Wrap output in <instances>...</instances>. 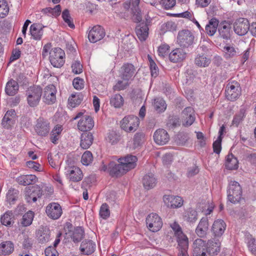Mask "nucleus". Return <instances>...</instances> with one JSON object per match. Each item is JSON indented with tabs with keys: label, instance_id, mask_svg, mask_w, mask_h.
I'll use <instances>...</instances> for the list:
<instances>
[{
	"label": "nucleus",
	"instance_id": "1",
	"mask_svg": "<svg viewBox=\"0 0 256 256\" xmlns=\"http://www.w3.org/2000/svg\"><path fill=\"white\" fill-rule=\"evenodd\" d=\"M242 195V187L236 181H231L230 182L228 190V198L232 203L239 202Z\"/></svg>",
	"mask_w": 256,
	"mask_h": 256
},
{
	"label": "nucleus",
	"instance_id": "2",
	"mask_svg": "<svg viewBox=\"0 0 256 256\" xmlns=\"http://www.w3.org/2000/svg\"><path fill=\"white\" fill-rule=\"evenodd\" d=\"M50 61L55 68H60L65 62V52L60 48H55L50 52Z\"/></svg>",
	"mask_w": 256,
	"mask_h": 256
},
{
	"label": "nucleus",
	"instance_id": "3",
	"mask_svg": "<svg viewBox=\"0 0 256 256\" xmlns=\"http://www.w3.org/2000/svg\"><path fill=\"white\" fill-rule=\"evenodd\" d=\"M42 94V89L38 86H30L26 91L27 101L31 107L36 106L40 100Z\"/></svg>",
	"mask_w": 256,
	"mask_h": 256
},
{
	"label": "nucleus",
	"instance_id": "4",
	"mask_svg": "<svg viewBox=\"0 0 256 256\" xmlns=\"http://www.w3.org/2000/svg\"><path fill=\"white\" fill-rule=\"evenodd\" d=\"M139 124V118L133 115L125 116L120 122L121 128L128 132L136 131Z\"/></svg>",
	"mask_w": 256,
	"mask_h": 256
},
{
	"label": "nucleus",
	"instance_id": "5",
	"mask_svg": "<svg viewBox=\"0 0 256 256\" xmlns=\"http://www.w3.org/2000/svg\"><path fill=\"white\" fill-rule=\"evenodd\" d=\"M140 0H130V2H126L123 4L124 9L130 8L132 14V19L135 22H140L142 20V14L139 8Z\"/></svg>",
	"mask_w": 256,
	"mask_h": 256
},
{
	"label": "nucleus",
	"instance_id": "6",
	"mask_svg": "<svg viewBox=\"0 0 256 256\" xmlns=\"http://www.w3.org/2000/svg\"><path fill=\"white\" fill-rule=\"evenodd\" d=\"M194 38V36L190 31L184 30L178 32L177 40L181 47L188 48L193 44Z\"/></svg>",
	"mask_w": 256,
	"mask_h": 256
},
{
	"label": "nucleus",
	"instance_id": "7",
	"mask_svg": "<svg viewBox=\"0 0 256 256\" xmlns=\"http://www.w3.org/2000/svg\"><path fill=\"white\" fill-rule=\"evenodd\" d=\"M225 92L226 96L228 100L230 101L235 100L241 94L240 84L236 81L228 84L226 86Z\"/></svg>",
	"mask_w": 256,
	"mask_h": 256
},
{
	"label": "nucleus",
	"instance_id": "8",
	"mask_svg": "<svg viewBox=\"0 0 256 256\" xmlns=\"http://www.w3.org/2000/svg\"><path fill=\"white\" fill-rule=\"evenodd\" d=\"M146 224L148 228L152 232L158 231L162 226L161 218L155 213H152L148 215L146 218Z\"/></svg>",
	"mask_w": 256,
	"mask_h": 256
},
{
	"label": "nucleus",
	"instance_id": "9",
	"mask_svg": "<svg viewBox=\"0 0 256 256\" xmlns=\"http://www.w3.org/2000/svg\"><path fill=\"white\" fill-rule=\"evenodd\" d=\"M50 124L43 118H39L34 126L36 132L40 136H46L50 131Z\"/></svg>",
	"mask_w": 256,
	"mask_h": 256
},
{
	"label": "nucleus",
	"instance_id": "10",
	"mask_svg": "<svg viewBox=\"0 0 256 256\" xmlns=\"http://www.w3.org/2000/svg\"><path fill=\"white\" fill-rule=\"evenodd\" d=\"M57 90L54 84H49L45 87L44 90L42 98L44 102L48 104H51L56 101Z\"/></svg>",
	"mask_w": 256,
	"mask_h": 256
},
{
	"label": "nucleus",
	"instance_id": "11",
	"mask_svg": "<svg viewBox=\"0 0 256 256\" xmlns=\"http://www.w3.org/2000/svg\"><path fill=\"white\" fill-rule=\"evenodd\" d=\"M250 28V24L247 19L240 18L236 20L234 24V30L239 36L246 34Z\"/></svg>",
	"mask_w": 256,
	"mask_h": 256
},
{
	"label": "nucleus",
	"instance_id": "12",
	"mask_svg": "<svg viewBox=\"0 0 256 256\" xmlns=\"http://www.w3.org/2000/svg\"><path fill=\"white\" fill-rule=\"evenodd\" d=\"M106 35L104 28L99 26H95L90 30L88 38L91 42H96L102 40Z\"/></svg>",
	"mask_w": 256,
	"mask_h": 256
},
{
	"label": "nucleus",
	"instance_id": "13",
	"mask_svg": "<svg viewBox=\"0 0 256 256\" xmlns=\"http://www.w3.org/2000/svg\"><path fill=\"white\" fill-rule=\"evenodd\" d=\"M221 250V244L218 240L214 238L208 240L206 242V256H216Z\"/></svg>",
	"mask_w": 256,
	"mask_h": 256
},
{
	"label": "nucleus",
	"instance_id": "14",
	"mask_svg": "<svg viewBox=\"0 0 256 256\" xmlns=\"http://www.w3.org/2000/svg\"><path fill=\"white\" fill-rule=\"evenodd\" d=\"M46 212L48 216L53 220L58 219L62 213L61 206L56 202L49 204L46 208Z\"/></svg>",
	"mask_w": 256,
	"mask_h": 256
},
{
	"label": "nucleus",
	"instance_id": "15",
	"mask_svg": "<svg viewBox=\"0 0 256 256\" xmlns=\"http://www.w3.org/2000/svg\"><path fill=\"white\" fill-rule=\"evenodd\" d=\"M193 256H206V242L197 238L193 242Z\"/></svg>",
	"mask_w": 256,
	"mask_h": 256
},
{
	"label": "nucleus",
	"instance_id": "16",
	"mask_svg": "<svg viewBox=\"0 0 256 256\" xmlns=\"http://www.w3.org/2000/svg\"><path fill=\"white\" fill-rule=\"evenodd\" d=\"M163 200L165 204L172 208H180L183 204L182 198L178 196L165 195L163 197Z\"/></svg>",
	"mask_w": 256,
	"mask_h": 256
},
{
	"label": "nucleus",
	"instance_id": "17",
	"mask_svg": "<svg viewBox=\"0 0 256 256\" xmlns=\"http://www.w3.org/2000/svg\"><path fill=\"white\" fill-rule=\"evenodd\" d=\"M137 161V157L132 154H128L126 156L120 158L118 160V162L122 164L125 171L126 172L134 168L136 166Z\"/></svg>",
	"mask_w": 256,
	"mask_h": 256
},
{
	"label": "nucleus",
	"instance_id": "18",
	"mask_svg": "<svg viewBox=\"0 0 256 256\" xmlns=\"http://www.w3.org/2000/svg\"><path fill=\"white\" fill-rule=\"evenodd\" d=\"M178 244V256H189L188 253V240L184 234L176 237Z\"/></svg>",
	"mask_w": 256,
	"mask_h": 256
},
{
	"label": "nucleus",
	"instance_id": "19",
	"mask_svg": "<svg viewBox=\"0 0 256 256\" xmlns=\"http://www.w3.org/2000/svg\"><path fill=\"white\" fill-rule=\"evenodd\" d=\"M42 195V190L40 186L32 187V190H28L26 192L25 199L27 202H35L38 198H41Z\"/></svg>",
	"mask_w": 256,
	"mask_h": 256
},
{
	"label": "nucleus",
	"instance_id": "20",
	"mask_svg": "<svg viewBox=\"0 0 256 256\" xmlns=\"http://www.w3.org/2000/svg\"><path fill=\"white\" fill-rule=\"evenodd\" d=\"M135 70V68L132 64H124L120 70V76L123 80H129L134 77Z\"/></svg>",
	"mask_w": 256,
	"mask_h": 256
},
{
	"label": "nucleus",
	"instance_id": "21",
	"mask_svg": "<svg viewBox=\"0 0 256 256\" xmlns=\"http://www.w3.org/2000/svg\"><path fill=\"white\" fill-rule=\"evenodd\" d=\"M183 125L186 126H191L195 120L194 111L190 106L185 108L182 114Z\"/></svg>",
	"mask_w": 256,
	"mask_h": 256
},
{
	"label": "nucleus",
	"instance_id": "22",
	"mask_svg": "<svg viewBox=\"0 0 256 256\" xmlns=\"http://www.w3.org/2000/svg\"><path fill=\"white\" fill-rule=\"evenodd\" d=\"M94 126V122L92 118L88 115L84 116L78 124V130L84 132L90 130Z\"/></svg>",
	"mask_w": 256,
	"mask_h": 256
},
{
	"label": "nucleus",
	"instance_id": "23",
	"mask_svg": "<svg viewBox=\"0 0 256 256\" xmlns=\"http://www.w3.org/2000/svg\"><path fill=\"white\" fill-rule=\"evenodd\" d=\"M219 36L225 40L230 39L232 32L231 25L226 22L221 23L218 27Z\"/></svg>",
	"mask_w": 256,
	"mask_h": 256
},
{
	"label": "nucleus",
	"instance_id": "24",
	"mask_svg": "<svg viewBox=\"0 0 256 256\" xmlns=\"http://www.w3.org/2000/svg\"><path fill=\"white\" fill-rule=\"evenodd\" d=\"M208 230V221L206 217L201 218L196 229V233L200 238H204L207 235Z\"/></svg>",
	"mask_w": 256,
	"mask_h": 256
},
{
	"label": "nucleus",
	"instance_id": "25",
	"mask_svg": "<svg viewBox=\"0 0 256 256\" xmlns=\"http://www.w3.org/2000/svg\"><path fill=\"white\" fill-rule=\"evenodd\" d=\"M126 172L120 162L116 164L114 162H110L108 164V173L112 176H118Z\"/></svg>",
	"mask_w": 256,
	"mask_h": 256
},
{
	"label": "nucleus",
	"instance_id": "26",
	"mask_svg": "<svg viewBox=\"0 0 256 256\" xmlns=\"http://www.w3.org/2000/svg\"><path fill=\"white\" fill-rule=\"evenodd\" d=\"M186 56V52L182 48H177L169 54V59L171 62L176 63L184 60Z\"/></svg>",
	"mask_w": 256,
	"mask_h": 256
},
{
	"label": "nucleus",
	"instance_id": "27",
	"mask_svg": "<svg viewBox=\"0 0 256 256\" xmlns=\"http://www.w3.org/2000/svg\"><path fill=\"white\" fill-rule=\"evenodd\" d=\"M154 142L159 145H164L168 142L169 136L168 132L164 129L156 130L154 135Z\"/></svg>",
	"mask_w": 256,
	"mask_h": 256
},
{
	"label": "nucleus",
	"instance_id": "28",
	"mask_svg": "<svg viewBox=\"0 0 256 256\" xmlns=\"http://www.w3.org/2000/svg\"><path fill=\"white\" fill-rule=\"evenodd\" d=\"M226 224L222 220H215L212 228V234L215 237L221 236L226 230Z\"/></svg>",
	"mask_w": 256,
	"mask_h": 256
},
{
	"label": "nucleus",
	"instance_id": "29",
	"mask_svg": "<svg viewBox=\"0 0 256 256\" xmlns=\"http://www.w3.org/2000/svg\"><path fill=\"white\" fill-rule=\"evenodd\" d=\"M67 175L70 180L74 182L80 181L83 178V174L81 170L76 166L70 168L67 171Z\"/></svg>",
	"mask_w": 256,
	"mask_h": 256
},
{
	"label": "nucleus",
	"instance_id": "30",
	"mask_svg": "<svg viewBox=\"0 0 256 256\" xmlns=\"http://www.w3.org/2000/svg\"><path fill=\"white\" fill-rule=\"evenodd\" d=\"M16 182L24 186L35 184L38 181V178L34 174L22 175L16 178Z\"/></svg>",
	"mask_w": 256,
	"mask_h": 256
},
{
	"label": "nucleus",
	"instance_id": "31",
	"mask_svg": "<svg viewBox=\"0 0 256 256\" xmlns=\"http://www.w3.org/2000/svg\"><path fill=\"white\" fill-rule=\"evenodd\" d=\"M148 27L146 23L142 22L136 28V34L140 41H144L148 35Z\"/></svg>",
	"mask_w": 256,
	"mask_h": 256
},
{
	"label": "nucleus",
	"instance_id": "32",
	"mask_svg": "<svg viewBox=\"0 0 256 256\" xmlns=\"http://www.w3.org/2000/svg\"><path fill=\"white\" fill-rule=\"evenodd\" d=\"M157 183V180L154 174L148 173L144 176L142 178V184L144 188L148 190L154 188Z\"/></svg>",
	"mask_w": 256,
	"mask_h": 256
},
{
	"label": "nucleus",
	"instance_id": "33",
	"mask_svg": "<svg viewBox=\"0 0 256 256\" xmlns=\"http://www.w3.org/2000/svg\"><path fill=\"white\" fill-rule=\"evenodd\" d=\"M80 248L82 254L89 255L94 251L95 244L92 240H85L82 242Z\"/></svg>",
	"mask_w": 256,
	"mask_h": 256
},
{
	"label": "nucleus",
	"instance_id": "34",
	"mask_svg": "<svg viewBox=\"0 0 256 256\" xmlns=\"http://www.w3.org/2000/svg\"><path fill=\"white\" fill-rule=\"evenodd\" d=\"M18 83L13 79H10L6 84L5 92L8 96H14L18 92Z\"/></svg>",
	"mask_w": 256,
	"mask_h": 256
},
{
	"label": "nucleus",
	"instance_id": "35",
	"mask_svg": "<svg viewBox=\"0 0 256 256\" xmlns=\"http://www.w3.org/2000/svg\"><path fill=\"white\" fill-rule=\"evenodd\" d=\"M14 250V244L9 240L4 241L0 244V255L8 256Z\"/></svg>",
	"mask_w": 256,
	"mask_h": 256
},
{
	"label": "nucleus",
	"instance_id": "36",
	"mask_svg": "<svg viewBox=\"0 0 256 256\" xmlns=\"http://www.w3.org/2000/svg\"><path fill=\"white\" fill-rule=\"evenodd\" d=\"M80 146L83 149L88 148L92 144L93 136L90 132H84L81 135Z\"/></svg>",
	"mask_w": 256,
	"mask_h": 256
},
{
	"label": "nucleus",
	"instance_id": "37",
	"mask_svg": "<svg viewBox=\"0 0 256 256\" xmlns=\"http://www.w3.org/2000/svg\"><path fill=\"white\" fill-rule=\"evenodd\" d=\"M36 236L38 237V241L40 243H46L48 242L50 239V230L46 228H40L37 232Z\"/></svg>",
	"mask_w": 256,
	"mask_h": 256
},
{
	"label": "nucleus",
	"instance_id": "38",
	"mask_svg": "<svg viewBox=\"0 0 256 256\" xmlns=\"http://www.w3.org/2000/svg\"><path fill=\"white\" fill-rule=\"evenodd\" d=\"M30 32L35 40H40L43 34L42 27L39 24H33L30 26Z\"/></svg>",
	"mask_w": 256,
	"mask_h": 256
},
{
	"label": "nucleus",
	"instance_id": "39",
	"mask_svg": "<svg viewBox=\"0 0 256 256\" xmlns=\"http://www.w3.org/2000/svg\"><path fill=\"white\" fill-rule=\"evenodd\" d=\"M218 20L216 18H212L209 20L208 23L206 26V32L210 36H212L216 32L218 27Z\"/></svg>",
	"mask_w": 256,
	"mask_h": 256
},
{
	"label": "nucleus",
	"instance_id": "40",
	"mask_svg": "<svg viewBox=\"0 0 256 256\" xmlns=\"http://www.w3.org/2000/svg\"><path fill=\"white\" fill-rule=\"evenodd\" d=\"M14 216L12 210L6 211L1 216L0 222L2 225L12 226L14 224Z\"/></svg>",
	"mask_w": 256,
	"mask_h": 256
},
{
	"label": "nucleus",
	"instance_id": "41",
	"mask_svg": "<svg viewBox=\"0 0 256 256\" xmlns=\"http://www.w3.org/2000/svg\"><path fill=\"white\" fill-rule=\"evenodd\" d=\"M84 235V229L80 226L75 228L70 233V237L74 243H78L81 241Z\"/></svg>",
	"mask_w": 256,
	"mask_h": 256
},
{
	"label": "nucleus",
	"instance_id": "42",
	"mask_svg": "<svg viewBox=\"0 0 256 256\" xmlns=\"http://www.w3.org/2000/svg\"><path fill=\"white\" fill-rule=\"evenodd\" d=\"M210 62V59L208 58L204 54H198L194 58V64L198 67H206L209 65Z\"/></svg>",
	"mask_w": 256,
	"mask_h": 256
},
{
	"label": "nucleus",
	"instance_id": "43",
	"mask_svg": "<svg viewBox=\"0 0 256 256\" xmlns=\"http://www.w3.org/2000/svg\"><path fill=\"white\" fill-rule=\"evenodd\" d=\"M226 167L228 170H236L238 168V160L232 154H228L226 156Z\"/></svg>",
	"mask_w": 256,
	"mask_h": 256
},
{
	"label": "nucleus",
	"instance_id": "44",
	"mask_svg": "<svg viewBox=\"0 0 256 256\" xmlns=\"http://www.w3.org/2000/svg\"><path fill=\"white\" fill-rule=\"evenodd\" d=\"M154 109L158 113H161L165 111L166 108V104L165 101L162 98H156L154 102Z\"/></svg>",
	"mask_w": 256,
	"mask_h": 256
},
{
	"label": "nucleus",
	"instance_id": "45",
	"mask_svg": "<svg viewBox=\"0 0 256 256\" xmlns=\"http://www.w3.org/2000/svg\"><path fill=\"white\" fill-rule=\"evenodd\" d=\"M19 194L18 190L14 188H10L6 194V201L10 204H14L16 201L18 200Z\"/></svg>",
	"mask_w": 256,
	"mask_h": 256
},
{
	"label": "nucleus",
	"instance_id": "46",
	"mask_svg": "<svg viewBox=\"0 0 256 256\" xmlns=\"http://www.w3.org/2000/svg\"><path fill=\"white\" fill-rule=\"evenodd\" d=\"M184 218L188 222L194 223L198 220L197 212L192 208H188L184 213Z\"/></svg>",
	"mask_w": 256,
	"mask_h": 256
},
{
	"label": "nucleus",
	"instance_id": "47",
	"mask_svg": "<svg viewBox=\"0 0 256 256\" xmlns=\"http://www.w3.org/2000/svg\"><path fill=\"white\" fill-rule=\"evenodd\" d=\"M62 126H56L50 133V140L53 144H56L57 141L59 138V136L62 132Z\"/></svg>",
	"mask_w": 256,
	"mask_h": 256
},
{
	"label": "nucleus",
	"instance_id": "48",
	"mask_svg": "<svg viewBox=\"0 0 256 256\" xmlns=\"http://www.w3.org/2000/svg\"><path fill=\"white\" fill-rule=\"evenodd\" d=\"M246 109L242 108L238 114H236L232 121V124L234 126H238L239 124L242 122L245 116Z\"/></svg>",
	"mask_w": 256,
	"mask_h": 256
},
{
	"label": "nucleus",
	"instance_id": "49",
	"mask_svg": "<svg viewBox=\"0 0 256 256\" xmlns=\"http://www.w3.org/2000/svg\"><path fill=\"white\" fill-rule=\"evenodd\" d=\"M34 216V214L30 210L25 214L22 219L21 224L24 226H28L32 223Z\"/></svg>",
	"mask_w": 256,
	"mask_h": 256
},
{
	"label": "nucleus",
	"instance_id": "50",
	"mask_svg": "<svg viewBox=\"0 0 256 256\" xmlns=\"http://www.w3.org/2000/svg\"><path fill=\"white\" fill-rule=\"evenodd\" d=\"M110 102L115 108H120L123 105L124 98L120 94H116L111 98Z\"/></svg>",
	"mask_w": 256,
	"mask_h": 256
},
{
	"label": "nucleus",
	"instance_id": "51",
	"mask_svg": "<svg viewBox=\"0 0 256 256\" xmlns=\"http://www.w3.org/2000/svg\"><path fill=\"white\" fill-rule=\"evenodd\" d=\"M224 56L226 58H230L236 55L237 51L235 48L230 46H225L224 48Z\"/></svg>",
	"mask_w": 256,
	"mask_h": 256
},
{
	"label": "nucleus",
	"instance_id": "52",
	"mask_svg": "<svg viewBox=\"0 0 256 256\" xmlns=\"http://www.w3.org/2000/svg\"><path fill=\"white\" fill-rule=\"evenodd\" d=\"M9 7L5 0H0V18H4L8 13Z\"/></svg>",
	"mask_w": 256,
	"mask_h": 256
},
{
	"label": "nucleus",
	"instance_id": "53",
	"mask_svg": "<svg viewBox=\"0 0 256 256\" xmlns=\"http://www.w3.org/2000/svg\"><path fill=\"white\" fill-rule=\"evenodd\" d=\"M93 160L92 153L90 151H86L82 156V162L84 165L88 166Z\"/></svg>",
	"mask_w": 256,
	"mask_h": 256
},
{
	"label": "nucleus",
	"instance_id": "54",
	"mask_svg": "<svg viewBox=\"0 0 256 256\" xmlns=\"http://www.w3.org/2000/svg\"><path fill=\"white\" fill-rule=\"evenodd\" d=\"M110 215V210L108 206L106 204H103L100 210V216L103 219H107Z\"/></svg>",
	"mask_w": 256,
	"mask_h": 256
},
{
	"label": "nucleus",
	"instance_id": "55",
	"mask_svg": "<svg viewBox=\"0 0 256 256\" xmlns=\"http://www.w3.org/2000/svg\"><path fill=\"white\" fill-rule=\"evenodd\" d=\"M144 134L142 132H136L134 137V144L135 148L142 144L144 138Z\"/></svg>",
	"mask_w": 256,
	"mask_h": 256
},
{
	"label": "nucleus",
	"instance_id": "56",
	"mask_svg": "<svg viewBox=\"0 0 256 256\" xmlns=\"http://www.w3.org/2000/svg\"><path fill=\"white\" fill-rule=\"evenodd\" d=\"M188 139L187 134L180 132L178 134L176 138V142L179 146H184Z\"/></svg>",
	"mask_w": 256,
	"mask_h": 256
},
{
	"label": "nucleus",
	"instance_id": "57",
	"mask_svg": "<svg viewBox=\"0 0 256 256\" xmlns=\"http://www.w3.org/2000/svg\"><path fill=\"white\" fill-rule=\"evenodd\" d=\"M82 100V96L78 94L77 96L72 94L71 98L68 99L69 104L72 107H75L79 105Z\"/></svg>",
	"mask_w": 256,
	"mask_h": 256
},
{
	"label": "nucleus",
	"instance_id": "58",
	"mask_svg": "<svg viewBox=\"0 0 256 256\" xmlns=\"http://www.w3.org/2000/svg\"><path fill=\"white\" fill-rule=\"evenodd\" d=\"M108 138L109 142L114 144L120 140V135L115 131H112L110 132Z\"/></svg>",
	"mask_w": 256,
	"mask_h": 256
},
{
	"label": "nucleus",
	"instance_id": "59",
	"mask_svg": "<svg viewBox=\"0 0 256 256\" xmlns=\"http://www.w3.org/2000/svg\"><path fill=\"white\" fill-rule=\"evenodd\" d=\"M129 85L128 80H118L114 86V90L120 91L124 90Z\"/></svg>",
	"mask_w": 256,
	"mask_h": 256
},
{
	"label": "nucleus",
	"instance_id": "60",
	"mask_svg": "<svg viewBox=\"0 0 256 256\" xmlns=\"http://www.w3.org/2000/svg\"><path fill=\"white\" fill-rule=\"evenodd\" d=\"M72 71L75 74H79L82 72V66L78 60H76L72 65Z\"/></svg>",
	"mask_w": 256,
	"mask_h": 256
},
{
	"label": "nucleus",
	"instance_id": "61",
	"mask_svg": "<svg viewBox=\"0 0 256 256\" xmlns=\"http://www.w3.org/2000/svg\"><path fill=\"white\" fill-rule=\"evenodd\" d=\"M222 141V136H218L217 140L214 141L212 144L214 152L219 154L222 150L221 143Z\"/></svg>",
	"mask_w": 256,
	"mask_h": 256
},
{
	"label": "nucleus",
	"instance_id": "62",
	"mask_svg": "<svg viewBox=\"0 0 256 256\" xmlns=\"http://www.w3.org/2000/svg\"><path fill=\"white\" fill-rule=\"evenodd\" d=\"M170 227L174 232V234L176 237L184 234L182 228L178 223L174 222L170 224Z\"/></svg>",
	"mask_w": 256,
	"mask_h": 256
},
{
	"label": "nucleus",
	"instance_id": "63",
	"mask_svg": "<svg viewBox=\"0 0 256 256\" xmlns=\"http://www.w3.org/2000/svg\"><path fill=\"white\" fill-rule=\"evenodd\" d=\"M168 126L172 128H175L180 126L179 118L176 116L170 118L168 123Z\"/></svg>",
	"mask_w": 256,
	"mask_h": 256
},
{
	"label": "nucleus",
	"instance_id": "64",
	"mask_svg": "<svg viewBox=\"0 0 256 256\" xmlns=\"http://www.w3.org/2000/svg\"><path fill=\"white\" fill-rule=\"evenodd\" d=\"M44 254L46 256H58V254L56 249L52 246L46 248Z\"/></svg>",
	"mask_w": 256,
	"mask_h": 256
}]
</instances>
